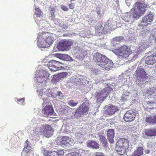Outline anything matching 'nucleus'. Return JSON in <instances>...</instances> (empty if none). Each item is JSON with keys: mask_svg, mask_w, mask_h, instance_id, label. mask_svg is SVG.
<instances>
[{"mask_svg": "<svg viewBox=\"0 0 156 156\" xmlns=\"http://www.w3.org/2000/svg\"><path fill=\"white\" fill-rule=\"evenodd\" d=\"M96 31L98 33H101L104 30L103 27L101 25L96 26L95 27Z\"/></svg>", "mask_w": 156, "mask_h": 156, "instance_id": "obj_32", "label": "nucleus"}, {"mask_svg": "<svg viewBox=\"0 0 156 156\" xmlns=\"http://www.w3.org/2000/svg\"><path fill=\"white\" fill-rule=\"evenodd\" d=\"M119 55L122 57L126 58L132 53L131 49L126 45H124L119 47L117 49Z\"/></svg>", "mask_w": 156, "mask_h": 156, "instance_id": "obj_7", "label": "nucleus"}, {"mask_svg": "<svg viewBox=\"0 0 156 156\" xmlns=\"http://www.w3.org/2000/svg\"><path fill=\"white\" fill-rule=\"evenodd\" d=\"M118 110V108L114 105H110L105 111V113L108 115H112Z\"/></svg>", "mask_w": 156, "mask_h": 156, "instance_id": "obj_21", "label": "nucleus"}, {"mask_svg": "<svg viewBox=\"0 0 156 156\" xmlns=\"http://www.w3.org/2000/svg\"><path fill=\"white\" fill-rule=\"evenodd\" d=\"M45 94L47 96L50 97H55L56 96V94L54 93V91L50 89L47 90Z\"/></svg>", "mask_w": 156, "mask_h": 156, "instance_id": "obj_28", "label": "nucleus"}, {"mask_svg": "<svg viewBox=\"0 0 156 156\" xmlns=\"http://www.w3.org/2000/svg\"><path fill=\"white\" fill-rule=\"evenodd\" d=\"M112 90V88L110 87H107L99 91L96 96L97 98V101L100 102H102L108 97Z\"/></svg>", "mask_w": 156, "mask_h": 156, "instance_id": "obj_5", "label": "nucleus"}, {"mask_svg": "<svg viewBox=\"0 0 156 156\" xmlns=\"http://www.w3.org/2000/svg\"><path fill=\"white\" fill-rule=\"evenodd\" d=\"M154 14L150 12L149 14L143 17L141 21V23H143L147 25L150 24V23L153 21L154 20Z\"/></svg>", "mask_w": 156, "mask_h": 156, "instance_id": "obj_19", "label": "nucleus"}, {"mask_svg": "<svg viewBox=\"0 0 156 156\" xmlns=\"http://www.w3.org/2000/svg\"><path fill=\"white\" fill-rule=\"evenodd\" d=\"M123 39L124 37L121 36L115 37L113 38V43H116L117 42H119L122 40Z\"/></svg>", "mask_w": 156, "mask_h": 156, "instance_id": "obj_30", "label": "nucleus"}, {"mask_svg": "<svg viewBox=\"0 0 156 156\" xmlns=\"http://www.w3.org/2000/svg\"><path fill=\"white\" fill-rule=\"evenodd\" d=\"M143 148L142 147H138L133 153L131 156H141L143 154Z\"/></svg>", "mask_w": 156, "mask_h": 156, "instance_id": "obj_25", "label": "nucleus"}, {"mask_svg": "<svg viewBox=\"0 0 156 156\" xmlns=\"http://www.w3.org/2000/svg\"><path fill=\"white\" fill-rule=\"evenodd\" d=\"M68 75L67 72H62L54 75L52 79V81L55 82H57L59 80L65 78Z\"/></svg>", "mask_w": 156, "mask_h": 156, "instance_id": "obj_20", "label": "nucleus"}, {"mask_svg": "<svg viewBox=\"0 0 156 156\" xmlns=\"http://www.w3.org/2000/svg\"><path fill=\"white\" fill-rule=\"evenodd\" d=\"M140 45L142 47L144 48V49L145 50L146 48H147V45L146 44L145 45L144 44H140Z\"/></svg>", "mask_w": 156, "mask_h": 156, "instance_id": "obj_48", "label": "nucleus"}, {"mask_svg": "<svg viewBox=\"0 0 156 156\" xmlns=\"http://www.w3.org/2000/svg\"><path fill=\"white\" fill-rule=\"evenodd\" d=\"M60 56H60L61 57H63L66 58H71V57H70L69 56L66 55H64V54L61 55Z\"/></svg>", "mask_w": 156, "mask_h": 156, "instance_id": "obj_44", "label": "nucleus"}, {"mask_svg": "<svg viewBox=\"0 0 156 156\" xmlns=\"http://www.w3.org/2000/svg\"><path fill=\"white\" fill-rule=\"evenodd\" d=\"M96 12L98 15H101V10L100 9H99L98 10H97Z\"/></svg>", "mask_w": 156, "mask_h": 156, "instance_id": "obj_50", "label": "nucleus"}, {"mask_svg": "<svg viewBox=\"0 0 156 156\" xmlns=\"http://www.w3.org/2000/svg\"><path fill=\"white\" fill-rule=\"evenodd\" d=\"M35 14L37 16L40 17L41 16L43 13L41 10L39 8H36L35 9Z\"/></svg>", "mask_w": 156, "mask_h": 156, "instance_id": "obj_34", "label": "nucleus"}, {"mask_svg": "<svg viewBox=\"0 0 156 156\" xmlns=\"http://www.w3.org/2000/svg\"><path fill=\"white\" fill-rule=\"evenodd\" d=\"M87 144V147L93 149H98L99 147L98 144L94 140L88 141Z\"/></svg>", "mask_w": 156, "mask_h": 156, "instance_id": "obj_23", "label": "nucleus"}, {"mask_svg": "<svg viewBox=\"0 0 156 156\" xmlns=\"http://www.w3.org/2000/svg\"><path fill=\"white\" fill-rule=\"evenodd\" d=\"M135 112L132 110H129L125 113L123 119L126 122H131L135 119Z\"/></svg>", "mask_w": 156, "mask_h": 156, "instance_id": "obj_11", "label": "nucleus"}, {"mask_svg": "<svg viewBox=\"0 0 156 156\" xmlns=\"http://www.w3.org/2000/svg\"><path fill=\"white\" fill-rule=\"evenodd\" d=\"M85 151L82 149H80L76 152H74L75 156H81L83 153L85 152Z\"/></svg>", "mask_w": 156, "mask_h": 156, "instance_id": "obj_33", "label": "nucleus"}, {"mask_svg": "<svg viewBox=\"0 0 156 156\" xmlns=\"http://www.w3.org/2000/svg\"><path fill=\"white\" fill-rule=\"evenodd\" d=\"M62 93L61 91H58L57 92V94H56V95L58 96H60L61 94H62Z\"/></svg>", "mask_w": 156, "mask_h": 156, "instance_id": "obj_49", "label": "nucleus"}, {"mask_svg": "<svg viewBox=\"0 0 156 156\" xmlns=\"http://www.w3.org/2000/svg\"><path fill=\"white\" fill-rule=\"evenodd\" d=\"M44 100L45 101H48V99H45Z\"/></svg>", "mask_w": 156, "mask_h": 156, "instance_id": "obj_56", "label": "nucleus"}, {"mask_svg": "<svg viewBox=\"0 0 156 156\" xmlns=\"http://www.w3.org/2000/svg\"><path fill=\"white\" fill-rule=\"evenodd\" d=\"M89 109L88 106L86 105V103L84 102L79 107L75 114L77 112L81 115L86 114L88 113Z\"/></svg>", "mask_w": 156, "mask_h": 156, "instance_id": "obj_17", "label": "nucleus"}, {"mask_svg": "<svg viewBox=\"0 0 156 156\" xmlns=\"http://www.w3.org/2000/svg\"><path fill=\"white\" fill-rule=\"evenodd\" d=\"M74 152H72L68 153L66 156H75Z\"/></svg>", "mask_w": 156, "mask_h": 156, "instance_id": "obj_45", "label": "nucleus"}, {"mask_svg": "<svg viewBox=\"0 0 156 156\" xmlns=\"http://www.w3.org/2000/svg\"><path fill=\"white\" fill-rule=\"evenodd\" d=\"M71 141V139L66 136L58 137H57L56 140L57 143L61 145H65L69 143Z\"/></svg>", "mask_w": 156, "mask_h": 156, "instance_id": "obj_18", "label": "nucleus"}, {"mask_svg": "<svg viewBox=\"0 0 156 156\" xmlns=\"http://www.w3.org/2000/svg\"><path fill=\"white\" fill-rule=\"evenodd\" d=\"M141 84V83H138V84Z\"/></svg>", "mask_w": 156, "mask_h": 156, "instance_id": "obj_58", "label": "nucleus"}, {"mask_svg": "<svg viewBox=\"0 0 156 156\" xmlns=\"http://www.w3.org/2000/svg\"><path fill=\"white\" fill-rule=\"evenodd\" d=\"M129 141L126 139L120 138L119 139L116 143V151L120 155L125 153L126 150L129 147Z\"/></svg>", "mask_w": 156, "mask_h": 156, "instance_id": "obj_3", "label": "nucleus"}, {"mask_svg": "<svg viewBox=\"0 0 156 156\" xmlns=\"http://www.w3.org/2000/svg\"><path fill=\"white\" fill-rule=\"evenodd\" d=\"M107 136L109 142L112 144L113 143V138L114 136V130L110 129L108 130L107 131Z\"/></svg>", "mask_w": 156, "mask_h": 156, "instance_id": "obj_22", "label": "nucleus"}, {"mask_svg": "<svg viewBox=\"0 0 156 156\" xmlns=\"http://www.w3.org/2000/svg\"><path fill=\"white\" fill-rule=\"evenodd\" d=\"M62 63L59 61L55 60H51L49 62L48 64V68L51 71L55 72L60 70L62 68L61 66Z\"/></svg>", "mask_w": 156, "mask_h": 156, "instance_id": "obj_9", "label": "nucleus"}, {"mask_svg": "<svg viewBox=\"0 0 156 156\" xmlns=\"http://www.w3.org/2000/svg\"><path fill=\"white\" fill-rule=\"evenodd\" d=\"M75 4L74 3H71L69 5V9H73L74 8Z\"/></svg>", "mask_w": 156, "mask_h": 156, "instance_id": "obj_43", "label": "nucleus"}, {"mask_svg": "<svg viewBox=\"0 0 156 156\" xmlns=\"http://www.w3.org/2000/svg\"><path fill=\"white\" fill-rule=\"evenodd\" d=\"M41 127L37 126L33 131V135L34 136H37L41 134Z\"/></svg>", "mask_w": 156, "mask_h": 156, "instance_id": "obj_29", "label": "nucleus"}, {"mask_svg": "<svg viewBox=\"0 0 156 156\" xmlns=\"http://www.w3.org/2000/svg\"><path fill=\"white\" fill-rule=\"evenodd\" d=\"M152 116L153 117V125H155L156 124V114Z\"/></svg>", "mask_w": 156, "mask_h": 156, "instance_id": "obj_42", "label": "nucleus"}, {"mask_svg": "<svg viewBox=\"0 0 156 156\" xmlns=\"http://www.w3.org/2000/svg\"><path fill=\"white\" fill-rule=\"evenodd\" d=\"M148 29H147L146 30V31H143V33H142V34H144V33L145 34H146L147 33H149L150 32V30H149V28H148Z\"/></svg>", "mask_w": 156, "mask_h": 156, "instance_id": "obj_47", "label": "nucleus"}, {"mask_svg": "<svg viewBox=\"0 0 156 156\" xmlns=\"http://www.w3.org/2000/svg\"><path fill=\"white\" fill-rule=\"evenodd\" d=\"M56 152L57 156H62L64 154V151L60 149L58 150Z\"/></svg>", "mask_w": 156, "mask_h": 156, "instance_id": "obj_38", "label": "nucleus"}, {"mask_svg": "<svg viewBox=\"0 0 156 156\" xmlns=\"http://www.w3.org/2000/svg\"><path fill=\"white\" fill-rule=\"evenodd\" d=\"M32 148L30 145V142L27 139L25 142L24 147L21 156H30L32 154Z\"/></svg>", "mask_w": 156, "mask_h": 156, "instance_id": "obj_13", "label": "nucleus"}, {"mask_svg": "<svg viewBox=\"0 0 156 156\" xmlns=\"http://www.w3.org/2000/svg\"><path fill=\"white\" fill-rule=\"evenodd\" d=\"M131 12H133V13H131V14H133V16L130 15V13H128L127 18H129V19L126 20L125 21L126 22L128 23L131 22L133 18L136 19H138L143 14L140 11H138V10L134 7L131 9Z\"/></svg>", "mask_w": 156, "mask_h": 156, "instance_id": "obj_10", "label": "nucleus"}, {"mask_svg": "<svg viewBox=\"0 0 156 156\" xmlns=\"http://www.w3.org/2000/svg\"><path fill=\"white\" fill-rule=\"evenodd\" d=\"M156 62V58L152 55L148 56L146 59V63L148 65L153 64Z\"/></svg>", "mask_w": 156, "mask_h": 156, "instance_id": "obj_24", "label": "nucleus"}, {"mask_svg": "<svg viewBox=\"0 0 156 156\" xmlns=\"http://www.w3.org/2000/svg\"><path fill=\"white\" fill-rule=\"evenodd\" d=\"M145 49L143 48L141 46H139L138 47V48L136 51V55H138L139 54H140V53L144 50Z\"/></svg>", "mask_w": 156, "mask_h": 156, "instance_id": "obj_37", "label": "nucleus"}, {"mask_svg": "<svg viewBox=\"0 0 156 156\" xmlns=\"http://www.w3.org/2000/svg\"><path fill=\"white\" fill-rule=\"evenodd\" d=\"M41 134L44 135L46 137H49L52 135L51 132L54 130L51 125L47 124L42 125L41 126Z\"/></svg>", "mask_w": 156, "mask_h": 156, "instance_id": "obj_8", "label": "nucleus"}, {"mask_svg": "<svg viewBox=\"0 0 156 156\" xmlns=\"http://www.w3.org/2000/svg\"><path fill=\"white\" fill-rule=\"evenodd\" d=\"M143 137L146 138L148 137L156 136V129L154 128L145 129L144 130Z\"/></svg>", "mask_w": 156, "mask_h": 156, "instance_id": "obj_15", "label": "nucleus"}, {"mask_svg": "<svg viewBox=\"0 0 156 156\" xmlns=\"http://www.w3.org/2000/svg\"><path fill=\"white\" fill-rule=\"evenodd\" d=\"M55 9L54 8H51L50 10V16L51 20H54L55 18Z\"/></svg>", "mask_w": 156, "mask_h": 156, "instance_id": "obj_35", "label": "nucleus"}, {"mask_svg": "<svg viewBox=\"0 0 156 156\" xmlns=\"http://www.w3.org/2000/svg\"><path fill=\"white\" fill-rule=\"evenodd\" d=\"M38 74V76L37 77V80L39 82L41 83L48 79L49 74L48 71L46 70L40 71Z\"/></svg>", "mask_w": 156, "mask_h": 156, "instance_id": "obj_12", "label": "nucleus"}, {"mask_svg": "<svg viewBox=\"0 0 156 156\" xmlns=\"http://www.w3.org/2000/svg\"><path fill=\"white\" fill-rule=\"evenodd\" d=\"M95 156H105L102 153L97 152L96 153Z\"/></svg>", "mask_w": 156, "mask_h": 156, "instance_id": "obj_46", "label": "nucleus"}, {"mask_svg": "<svg viewBox=\"0 0 156 156\" xmlns=\"http://www.w3.org/2000/svg\"><path fill=\"white\" fill-rule=\"evenodd\" d=\"M93 59L98 66L105 69H109L113 66V63L111 61L99 53H95Z\"/></svg>", "mask_w": 156, "mask_h": 156, "instance_id": "obj_2", "label": "nucleus"}, {"mask_svg": "<svg viewBox=\"0 0 156 156\" xmlns=\"http://www.w3.org/2000/svg\"><path fill=\"white\" fill-rule=\"evenodd\" d=\"M78 102H75L73 100H70L68 103V105L71 107L76 106L78 104Z\"/></svg>", "mask_w": 156, "mask_h": 156, "instance_id": "obj_36", "label": "nucleus"}, {"mask_svg": "<svg viewBox=\"0 0 156 156\" xmlns=\"http://www.w3.org/2000/svg\"><path fill=\"white\" fill-rule=\"evenodd\" d=\"M71 58V59H72ZM69 60H70V59H69Z\"/></svg>", "mask_w": 156, "mask_h": 156, "instance_id": "obj_59", "label": "nucleus"}, {"mask_svg": "<svg viewBox=\"0 0 156 156\" xmlns=\"http://www.w3.org/2000/svg\"><path fill=\"white\" fill-rule=\"evenodd\" d=\"M139 2H144L145 1V0H139Z\"/></svg>", "mask_w": 156, "mask_h": 156, "instance_id": "obj_54", "label": "nucleus"}, {"mask_svg": "<svg viewBox=\"0 0 156 156\" xmlns=\"http://www.w3.org/2000/svg\"><path fill=\"white\" fill-rule=\"evenodd\" d=\"M77 134H79L80 135H81V136L82 135V134H81V133H77Z\"/></svg>", "mask_w": 156, "mask_h": 156, "instance_id": "obj_55", "label": "nucleus"}, {"mask_svg": "<svg viewBox=\"0 0 156 156\" xmlns=\"http://www.w3.org/2000/svg\"><path fill=\"white\" fill-rule=\"evenodd\" d=\"M61 8L64 11H68L69 10L68 8L66 5H61Z\"/></svg>", "mask_w": 156, "mask_h": 156, "instance_id": "obj_40", "label": "nucleus"}, {"mask_svg": "<svg viewBox=\"0 0 156 156\" xmlns=\"http://www.w3.org/2000/svg\"><path fill=\"white\" fill-rule=\"evenodd\" d=\"M156 58V50L154 52V53L152 54Z\"/></svg>", "mask_w": 156, "mask_h": 156, "instance_id": "obj_52", "label": "nucleus"}, {"mask_svg": "<svg viewBox=\"0 0 156 156\" xmlns=\"http://www.w3.org/2000/svg\"><path fill=\"white\" fill-rule=\"evenodd\" d=\"M145 152L146 154H148L150 153V151L149 150H146Z\"/></svg>", "mask_w": 156, "mask_h": 156, "instance_id": "obj_51", "label": "nucleus"}, {"mask_svg": "<svg viewBox=\"0 0 156 156\" xmlns=\"http://www.w3.org/2000/svg\"><path fill=\"white\" fill-rule=\"evenodd\" d=\"M134 75L136 77L137 82H144L148 78L146 72L142 67L137 68L135 72Z\"/></svg>", "mask_w": 156, "mask_h": 156, "instance_id": "obj_4", "label": "nucleus"}, {"mask_svg": "<svg viewBox=\"0 0 156 156\" xmlns=\"http://www.w3.org/2000/svg\"><path fill=\"white\" fill-rule=\"evenodd\" d=\"M43 153L44 156H57L56 151H48L44 150Z\"/></svg>", "mask_w": 156, "mask_h": 156, "instance_id": "obj_27", "label": "nucleus"}, {"mask_svg": "<svg viewBox=\"0 0 156 156\" xmlns=\"http://www.w3.org/2000/svg\"><path fill=\"white\" fill-rule=\"evenodd\" d=\"M71 1H73L74 0H70Z\"/></svg>", "mask_w": 156, "mask_h": 156, "instance_id": "obj_57", "label": "nucleus"}, {"mask_svg": "<svg viewBox=\"0 0 156 156\" xmlns=\"http://www.w3.org/2000/svg\"><path fill=\"white\" fill-rule=\"evenodd\" d=\"M134 8L140 11L142 14H144L146 11V8L147 7V5L145 3H142L140 2H136L133 5Z\"/></svg>", "mask_w": 156, "mask_h": 156, "instance_id": "obj_14", "label": "nucleus"}, {"mask_svg": "<svg viewBox=\"0 0 156 156\" xmlns=\"http://www.w3.org/2000/svg\"><path fill=\"white\" fill-rule=\"evenodd\" d=\"M24 102V99L23 98L17 100V102L19 104H23Z\"/></svg>", "mask_w": 156, "mask_h": 156, "instance_id": "obj_41", "label": "nucleus"}, {"mask_svg": "<svg viewBox=\"0 0 156 156\" xmlns=\"http://www.w3.org/2000/svg\"><path fill=\"white\" fill-rule=\"evenodd\" d=\"M44 101V103L42 104V105H46V103L47 102L46 101V103H45V101Z\"/></svg>", "mask_w": 156, "mask_h": 156, "instance_id": "obj_53", "label": "nucleus"}, {"mask_svg": "<svg viewBox=\"0 0 156 156\" xmlns=\"http://www.w3.org/2000/svg\"><path fill=\"white\" fill-rule=\"evenodd\" d=\"M152 116L146 117L145 119V121L147 124L149 125H153Z\"/></svg>", "mask_w": 156, "mask_h": 156, "instance_id": "obj_31", "label": "nucleus"}, {"mask_svg": "<svg viewBox=\"0 0 156 156\" xmlns=\"http://www.w3.org/2000/svg\"><path fill=\"white\" fill-rule=\"evenodd\" d=\"M54 111L53 107L50 105H46L42 109V112L44 117H48L53 114Z\"/></svg>", "mask_w": 156, "mask_h": 156, "instance_id": "obj_16", "label": "nucleus"}, {"mask_svg": "<svg viewBox=\"0 0 156 156\" xmlns=\"http://www.w3.org/2000/svg\"><path fill=\"white\" fill-rule=\"evenodd\" d=\"M99 140L101 143L102 144L104 147L106 146L108 143L107 139L105 138L104 135L101 134H99Z\"/></svg>", "mask_w": 156, "mask_h": 156, "instance_id": "obj_26", "label": "nucleus"}, {"mask_svg": "<svg viewBox=\"0 0 156 156\" xmlns=\"http://www.w3.org/2000/svg\"><path fill=\"white\" fill-rule=\"evenodd\" d=\"M37 45L41 47L45 48L49 47L52 43L53 38L50 33L44 31L40 32L37 35Z\"/></svg>", "mask_w": 156, "mask_h": 156, "instance_id": "obj_1", "label": "nucleus"}, {"mask_svg": "<svg viewBox=\"0 0 156 156\" xmlns=\"http://www.w3.org/2000/svg\"><path fill=\"white\" fill-rule=\"evenodd\" d=\"M73 41L71 40L62 39L59 42L57 48L59 51H67L73 45Z\"/></svg>", "mask_w": 156, "mask_h": 156, "instance_id": "obj_6", "label": "nucleus"}, {"mask_svg": "<svg viewBox=\"0 0 156 156\" xmlns=\"http://www.w3.org/2000/svg\"><path fill=\"white\" fill-rule=\"evenodd\" d=\"M60 26L63 30H67L68 28V27L66 23H63L62 25L60 24Z\"/></svg>", "mask_w": 156, "mask_h": 156, "instance_id": "obj_39", "label": "nucleus"}]
</instances>
